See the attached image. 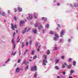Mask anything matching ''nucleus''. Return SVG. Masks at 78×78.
I'll return each mask as SVG.
<instances>
[{
	"label": "nucleus",
	"instance_id": "27",
	"mask_svg": "<svg viewBox=\"0 0 78 78\" xmlns=\"http://www.w3.org/2000/svg\"><path fill=\"white\" fill-rule=\"evenodd\" d=\"M16 44L14 43L13 44V49H14L16 48Z\"/></svg>",
	"mask_w": 78,
	"mask_h": 78
},
{
	"label": "nucleus",
	"instance_id": "59",
	"mask_svg": "<svg viewBox=\"0 0 78 78\" xmlns=\"http://www.w3.org/2000/svg\"><path fill=\"white\" fill-rule=\"evenodd\" d=\"M29 64V62H28L27 63V64Z\"/></svg>",
	"mask_w": 78,
	"mask_h": 78
},
{
	"label": "nucleus",
	"instance_id": "37",
	"mask_svg": "<svg viewBox=\"0 0 78 78\" xmlns=\"http://www.w3.org/2000/svg\"><path fill=\"white\" fill-rule=\"evenodd\" d=\"M26 46H28V42H26Z\"/></svg>",
	"mask_w": 78,
	"mask_h": 78
},
{
	"label": "nucleus",
	"instance_id": "30",
	"mask_svg": "<svg viewBox=\"0 0 78 78\" xmlns=\"http://www.w3.org/2000/svg\"><path fill=\"white\" fill-rule=\"evenodd\" d=\"M72 61V59L71 58H69V62H70Z\"/></svg>",
	"mask_w": 78,
	"mask_h": 78
},
{
	"label": "nucleus",
	"instance_id": "49",
	"mask_svg": "<svg viewBox=\"0 0 78 78\" xmlns=\"http://www.w3.org/2000/svg\"><path fill=\"white\" fill-rule=\"evenodd\" d=\"M29 61H30V62H32V60L31 59H29Z\"/></svg>",
	"mask_w": 78,
	"mask_h": 78
},
{
	"label": "nucleus",
	"instance_id": "51",
	"mask_svg": "<svg viewBox=\"0 0 78 78\" xmlns=\"http://www.w3.org/2000/svg\"><path fill=\"white\" fill-rule=\"evenodd\" d=\"M57 5L58 6H59L60 5V4L59 3H58Z\"/></svg>",
	"mask_w": 78,
	"mask_h": 78
},
{
	"label": "nucleus",
	"instance_id": "44",
	"mask_svg": "<svg viewBox=\"0 0 78 78\" xmlns=\"http://www.w3.org/2000/svg\"><path fill=\"white\" fill-rule=\"evenodd\" d=\"M62 73L63 75H66V72H62Z\"/></svg>",
	"mask_w": 78,
	"mask_h": 78
},
{
	"label": "nucleus",
	"instance_id": "61",
	"mask_svg": "<svg viewBox=\"0 0 78 78\" xmlns=\"http://www.w3.org/2000/svg\"><path fill=\"white\" fill-rule=\"evenodd\" d=\"M21 54V53H20L19 54V56H20V55Z\"/></svg>",
	"mask_w": 78,
	"mask_h": 78
},
{
	"label": "nucleus",
	"instance_id": "16",
	"mask_svg": "<svg viewBox=\"0 0 78 78\" xmlns=\"http://www.w3.org/2000/svg\"><path fill=\"white\" fill-rule=\"evenodd\" d=\"M33 32L35 34H36L37 33V29H35L33 31Z\"/></svg>",
	"mask_w": 78,
	"mask_h": 78
},
{
	"label": "nucleus",
	"instance_id": "9",
	"mask_svg": "<svg viewBox=\"0 0 78 78\" xmlns=\"http://www.w3.org/2000/svg\"><path fill=\"white\" fill-rule=\"evenodd\" d=\"M18 9L19 10L20 12H21L22 11V9L20 7H18Z\"/></svg>",
	"mask_w": 78,
	"mask_h": 78
},
{
	"label": "nucleus",
	"instance_id": "53",
	"mask_svg": "<svg viewBox=\"0 0 78 78\" xmlns=\"http://www.w3.org/2000/svg\"><path fill=\"white\" fill-rule=\"evenodd\" d=\"M10 61V58L8 60H7V61L9 62V61Z\"/></svg>",
	"mask_w": 78,
	"mask_h": 78
},
{
	"label": "nucleus",
	"instance_id": "34",
	"mask_svg": "<svg viewBox=\"0 0 78 78\" xmlns=\"http://www.w3.org/2000/svg\"><path fill=\"white\" fill-rule=\"evenodd\" d=\"M55 69H57V70H59V68L58 66H55Z\"/></svg>",
	"mask_w": 78,
	"mask_h": 78
},
{
	"label": "nucleus",
	"instance_id": "63",
	"mask_svg": "<svg viewBox=\"0 0 78 78\" xmlns=\"http://www.w3.org/2000/svg\"><path fill=\"white\" fill-rule=\"evenodd\" d=\"M26 54V52H24V55H25Z\"/></svg>",
	"mask_w": 78,
	"mask_h": 78
},
{
	"label": "nucleus",
	"instance_id": "32",
	"mask_svg": "<svg viewBox=\"0 0 78 78\" xmlns=\"http://www.w3.org/2000/svg\"><path fill=\"white\" fill-rule=\"evenodd\" d=\"M15 10V12H17V9L16 8H15L14 9Z\"/></svg>",
	"mask_w": 78,
	"mask_h": 78
},
{
	"label": "nucleus",
	"instance_id": "18",
	"mask_svg": "<svg viewBox=\"0 0 78 78\" xmlns=\"http://www.w3.org/2000/svg\"><path fill=\"white\" fill-rule=\"evenodd\" d=\"M26 61H27L26 60H24V62H23L21 63V65H22L23 66V64H25V63L26 62Z\"/></svg>",
	"mask_w": 78,
	"mask_h": 78
},
{
	"label": "nucleus",
	"instance_id": "20",
	"mask_svg": "<svg viewBox=\"0 0 78 78\" xmlns=\"http://www.w3.org/2000/svg\"><path fill=\"white\" fill-rule=\"evenodd\" d=\"M49 33L50 34H54V33L52 30H51L49 32Z\"/></svg>",
	"mask_w": 78,
	"mask_h": 78
},
{
	"label": "nucleus",
	"instance_id": "60",
	"mask_svg": "<svg viewBox=\"0 0 78 78\" xmlns=\"http://www.w3.org/2000/svg\"><path fill=\"white\" fill-rule=\"evenodd\" d=\"M8 61H7L6 62H5V63H8Z\"/></svg>",
	"mask_w": 78,
	"mask_h": 78
},
{
	"label": "nucleus",
	"instance_id": "19",
	"mask_svg": "<svg viewBox=\"0 0 78 78\" xmlns=\"http://www.w3.org/2000/svg\"><path fill=\"white\" fill-rule=\"evenodd\" d=\"M19 36H18V38L17 40V42H20V39H19Z\"/></svg>",
	"mask_w": 78,
	"mask_h": 78
},
{
	"label": "nucleus",
	"instance_id": "47",
	"mask_svg": "<svg viewBox=\"0 0 78 78\" xmlns=\"http://www.w3.org/2000/svg\"><path fill=\"white\" fill-rule=\"evenodd\" d=\"M74 6H78V4H77V5H76L75 4H74Z\"/></svg>",
	"mask_w": 78,
	"mask_h": 78
},
{
	"label": "nucleus",
	"instance_id": "50",
	"mask_svg": "<svg viewBox=\"0 0 78 78\" xmlns=\"http://www.w3.org/2000/svg\"><path fill=\"white\" fill-rule=\"evenodd\" d=\"M32 42V41H30V44L31 45V43Z\"/></svg>",
	"mask_w": 78,
	"mask_h": 78
},
{
	"label": "nucleus",
	"instance_id": "62",
	"mask_svg": "<svg viewBox=\"0 0 78 78\" xmlns=\"http://www.w3.org/2000/svg\"><path fill=\"white\" fill-rule=\"evenodd\" d=\"M16 33H18V31H17V30H16Z\"/></svg>",
	"mask_w": 78,
	"mask_h": 78
},
{
	"label": "nucleus",
	"instance_id": "39",
	"mask_svg": "<svg viewBox=\"0 0 78 78\" xmlns=\"http://www.w3.org/2000/svg\"><path fill=\"white\" fill-rule=\"evenodd\" d=\"M36 44L37 46H38V45H39V43H38L37 42H36Z\"/></svg>",
	"mask_w": 78,
	"mask_h": 78
},
{
	"label": "nucleus",
	"instance_id": "14",
	"mask_svg": "<svg viewBox=\"0 0 78 78\" xmlns=\"http://www.w3.org/2000/svg\"><path fill=\"white\" fill-rule=\"evenodd\" d=\"M28 67L29 66L28 65H27L26 67L25 68V70H27L29 69V67Z\"/></svg>",
	"mask_w": 78,
	"mask_h": 78
},
{
	"label": "nucleus",
	"instance_id": "45",
	"mask_svg": "<svg viewBox=\"0 0 78 78\" xmlns=\"http://www.w3.org/2000/svg\"><path fill=\"white\" fill-rule=\"evenodd\" d=\"M33 58L34 59H36V58H37V56H35V57H33Z\"/></svg>",
	"mask_w": 78,
	"mask_h": 78
},
{
	"label": "nucleus",
	"instance_id": "25",
	"mask_svg": "<svg viewBox=\"0 0 78 78\" xmlns=\"http://www.w3.org/2000/svg\"><path fill=\"white\" fill-rule=\"evenodd\" d=\"M50 53V51L49 50H48V51L47 52V55H49Z\"/></svg>",
	"mask_w": 78,
	"mask_h": 78
},
{
	"label": "nucleus",
	"instance_id": "4",
	"mask_svg": "<svg viewBox=\"0 0 78 78\" xmlns=\"http://www.w3.org/2000/svg\"><path fill=\"white\" fill-rule=\"evenodd\" d=\"M54 35L55 36V37L54 38V40L55 41H57V39H58L59 38V36L57 34H55Z\"/></svg>",
	"mask_w": 78,
	"mask_h": 78
},
{
	"label": "nucleus",
	"instance_id": "23",
	"mask_svg": "<svg viewBox=\"0 0 78 78\" xmlns=\"http://www.w3.org/2000/svg\"><path fill=\"white\" fill-rule=\"evenodd\" d=\"M74 72L75 71H74V70H71L70 71V73H74Z\"/></svg>",
	"mask_w": 78,
	"mask_h": 78
},
{
	"label": "nucleus",
	"instance_id": "22",
	"mask_svg": "<svg viewBox=\"0 0 78 78\" xmlns=\"http://www.w3.org/2000/svg\"><path fill=\"white\" fill-rule=\"evenodd\" d=\"M29 17V19H31L33 18V16H31V15H30V14Z\"/></svg>",
	"mask_w": 78,
	"mask_h": 78
},
{
	"label": "nucleus",
	"instance_id": "40",
	"mask_svg": "<svg viewBox=\"0 0 78 78\" xmlns=\"http://www.w3.org/2000/svg\"><path fill=\"white\" fill-rule=\"evenodd\" d=\"M2 15L3 16H5V13L4 12L3 13Z\"/></svg>",
	"mask_w": 78,
	"mask_h": 78
},
{
	"label": "nucleus",
	"instance_id": "55",
	"mask_svg": "<svg viewBox=\"0 0 78 78\" xmlns=\"http://www.w3.org/2000/svg\"><path fill=\"white\" fill-rule=\"evenodd\" d=\"M8 14H9L10 13V11L8 10Z\"/></svg>",
	"mask_w": 78,
	"mask_h": 78
},
{
	"label": "nucleus",
	"instance_id": "38",
	"mask_svg": "<svg viewBox=\"0 0 78 78\" xmlns=\"http://www.w3.org/2000/svg\"><path fill=\"white\" fill-rule=\"evenodd\" d=\"M54 50H56L57 49H58V47H55V48H54Z\"/></svg>",
	"mask_w": 78,
	"mask_h": 78
},
{
	"label": "nucleus",
	"instance_id": "7",
	"mask_svg": "<svg viewBox=\"0 0 78 78\" xmlns=\"http://www.w3.org/2000/svg\"><path fill=\"white\" fill-rule=\"evenodd\" d=\"M25 21H20V27H22L23 25V24L25 23Z\"/></svg>",
	"mask_w": 78,
	"mask_h": 78
},
{
	"label": "nucleus",
	"instance_id": "5",
	"mask_svg": "<svg viewBox=\"0 0 78 78\" xmlns=\"http://www.w3.org/2000/svg\"><path fill=\"white\" fill-rule=\"evenodd\" d=\"M37 67H36V66H35L34 67H32L31 68V71H34V70H37Z\"/></svg>",
	"mask_w": 78,
	"mask_h": 78
},
{
	"label": "nucleus",
	"instance_id": "1",
	"mask_svg": "<svg viewBox=\"0 0 78 78\" xmlns=\"http://www.w3.org/2000/svg\"><path fill=\"white\" fill-rule=\"evenodd\" d=\"M43 56L45 58V59H44L43 61V65H44V66H45L46 65V63H47V62H47V55H45L44 54Z\"/></svg>",
	"mask_w": 78,
	"mask_h": 78
},
{
	"label": "nucleus",
	"instance_id": "13",
	"mask_svg": "<svg viewBox=\"0 0 78 78\" xmlns=\"http://www.w3.org/2000/svg\"><path fill=\"white\" fill-rule=\"evenodd\" d=\"M21 46L22 48H23V47H25V43H24V42H22V43Z\"/></svg>",
	"mask_w": 78,
	"mask_h": 78
},
{
	"label": "nucleus",
	"instance_id": "12",
	"mask_svg": "<svg viewBox=\"0 0 78 78\" xmlns=\"http://www.w3.org/2000/svg\"><path fill=\"white\" fill-rule=\"evenodd\" d=\"M38 16V15H37V14L34 13V17L36 19L37 18V16Z\"/></svg>",
	"mask_w": 78,
	"mask_h": 78
},
{
	"label": "nucleus",
	"instance_id": "57",
	"mask_svg": "<svg viewBox=\"0 0 78 78\" xmlns=\"http://www.w3.org/2000/svg\"><path fill=\"white\" fill-rule=\"evenodd\" d=\"M26 51V52H28V50H27Z\"/></svg>",
	"mask_w": 78,
	"mask_h": 78
},
{
	"label": "nucleus",
	"instance_id": "41",
	"mask_svg": "<svg viewBox=\"0 0 78 78\" xmlns=\"http://www.w3.org/2000/svg\"><path fill=\"white\" fill-rule=\"evenodd\" d=\"M62 68H65V66L64 65H62Z\"/></svg>",
	"mask_w": 78,
	"mask_h": 78
},
{
	"label": "nucleus",
	"instance_id": "35",
	"mask_svg": "<svg viewBox=\"0 0 78 78\" xmlns=\"http://www.w3.org/2000/svg\"><path fill=\"white\" fill-rule=\"evenodd\" d=\"M16 35V32H14L13 34V37H15V35Z\"/></svg>",
	"mask_w": 78,
	"mask_h": 78
},
{
	"label": "nucleus",
	"instance_id": "15",
	"mask_svg": "<svg viewBox=\"0 0 78 78\" xmlns=\"http://www.w3.org/2000/svg\"><path fill=\"white\" fill-rule=\"evenodd\" d=\"M41 20H44V21L45 22V21H47V18H46L45 17H43L42 18Z\"/></svg>",
	"mask_w": 78,
	"mask_h": 78
},
{
	"label": "nucleus",
	"instance_id": "31",
	"mask_svg": "<svg viewBox=\"0 0 78 78\" xmlns=\"http://www.w3.org/2000/svg\"><path fill=\"white\" fill-rule=\"evenodd\" d=\"M75 64H76V61H74L73 62V65L74 66H75Z\"/></svg>",
	"mask_w": 78,
	"mask_h": 78
},
{
	"label": "nucleus",
	"instance_id": "10",
	"mask_svg": "<svg viewBox=\"0 0 78 78\" xmlns=\"http://www.w3.org/2000/svg\"><path fill=\"white\" fill-rule=\"evenodd\" d=\"M38 30H41L43 28V27H42V25H41L40 26L38 27Z\"/></svg>",
	"mask_w": 78,
	"mask_h": 78
},
{
	"label": "nucleus",
	"instance_id": "2",
	"mask_svg": "<svg viewBox=\"0 0 78 78\" xmlns=\"http://www.w3.org/2000/svg\"><path fill=\"white\" fill-rule=\"evenodd\" d=\"M11 28H12V30H14V28H17V26H16V25H15V26H14V24L12 23L11 24Z\"/></svg>",
	"mask_w": 78,
	"mask_h": 78
},
{
	"label": "nucleus",
	"instance_id": "21",
	"mask_svg": "<svg viewBox=\"0 0 78 78\" xmlns=\"http://www.w3.org/2000/svg\"><path fill=\"white\" fill-rule=\"evenodd\" d=\"M34 50L32 51V52L31 53V55H34Z\"/></svg>",
	"mask_w": 78,
	"mask_h": 78
},
{
	"label": "nucleus",
	"instance_id": "17",
	"mask_svg": "<svg viewBox=\"0 0 78 78\" xmlns=\"http://www.w3.org/2000/svg\"><path fill=\"white\" fill-rule=\"evenodd\" d=\"M59 59H56L55 60L56 64H57V63H58V62H59Z\"/></svg>",
	"mask_w": 78,
	"mask_h": 78
},
{
	"label": "nucleus",
	"instance_id": "29",
	"mask_svg": "<svg viewBox=\"0 0 78 78\" xmlns=\"http://www.w3.org/2000/svg\"><path fill=\"white\" fill-rule=\"evenodd\" d=\"M40 47H41V46H40L37 49V51H40V50L39 49L40 48Z\"/></svg>",
	"mask_w": 78,
	"mask_h": 78
},
{
	"label": "nucleus",
	"instance_id": "6",
	"mask_svg": "<svg viewBox=\"0 0 78 78\" xmlns=\"http://www.w3.org/2000/svg\"><path fill=\"white\" fill-rule=\"evenodd\" d=\"M65 33V31L64 30H62V31L60 33V37H62L63 35H64V34Z\"/></svg>",
	"mask_w": 78,
	"mask_h": 78
},
{
	"label": "nucleus",
	"instance_id": "54",
	"mask_svg": "<svg viewBox=\"0 0 78 78\" xmlns=\"http://www.w3.org/2000/svg\"><path fill=\"white\" fill-rule=\"evenodd\" d=\"M70 41H71V39H69L68 40V42H70Z\"/></svg>",
	"mask_w": 78,
	"mask_h": 78
},
{
	"label": "nucleus",
	"instance_id": "3",
	"mask_svg": "<svg viewBox=\"0 0 78 78\" xmlns=\"http://www.w3.org/2000/svg\"><path fill=\"white\" fill-rule=\"evenodd\" d=\"M64 65L66 66L67 69H71V67H72V65H67V64L66 63H64Z\"/></svg>",
	"mask_w": 78,
	"mask_h": 78
},
{
	"label": "nucleus",
	"instance_id": "36",
	"mask_svg": "<svg viewBox=\"0 0 78 78\" xmlns=\"http://www.w3.org/2000/svg\"><path fill=\"white\" fill-rule=\"evenodd\" d=\"M62 59H64V55H62Z\"/></svg>",
	"mask_w": 78,
	"mask_h": 78
},
{
	"label": "nucleus",
	"instance_id": "46",
	"mask_svg": "<svg viewBox=\"0 0 78 78\" xmlns=\"http://www.w3.org/2000/svg\"><path fill=\"white\" fill-rule=\"evenodd\" d=\"M14 19L15 20H17V18H16V16L14 17Z\"/></svg>",
	"mask_w": 78,
	"mask_h": 78
},
{
	"label": "nucleus",
	"instance_id": "33",
	"mask_svg": "<svg viewBox=\"0 0 78 78\" xmlns=\"http://www.w3.org/2000/svg\"><path fill=\"white\" fill-rule=\"evenodd\" d=\"M20 61H21V59H19L18 61V63H20Z\"/></svg>",
	"mask_w": 78,
	"mask_h": 78
},
{
	"label": "nucleus",
	"instance_id": "64",
	"mask_svg": "<svg viewBox=\"0 0 78 78\" xmlns=\"http://www.w3.org/2000/svg\"><path fill=\"white\" fill-rule=\"evenodd\" d=\"M30 59H32V57H30Z\"/></svg>",
	"mask_w": 78,
	"mask_h": 78
},
{
	"label": "nucleus",
	"instance_id": "8",
	"mask_svg": "<svg viewBox=\"0 0 78 78\" xmlns=\"http://www.w3.org/2000/svg\"><path fill=\"white\" fill-rule=\"evenodd\" d=\"M20 69H19V67H18L16 69V72L18 73L20 72Z\"/></svg>",
	"mask_w": 78,
	"mask_h": 78
},
{
	"label": "nucleus",
	"instance_id": "52",
	"mask_svg": "<svg viewBox=\"0 0 78 78\" xmlns=\"http://www.w3.org/2000/svg\"><path fill=\"white\" fill-rule=\"evenodd\" d=\"M62 39H60L59 41V42H60V43H61V41H62Z\"/></svg>",
	"mask_w": 78,
	"mask_h": 78
},
{
	"label": "nucleus",
	"instance_id": "56",
	"mask_svg": "<svg viewBox=\"0 0 78 78\" xmlns=\"http://www.w3.org/2000/svg\"><path fill=\"white\" fill-rule=\"evenodd\" d=\"M57 78H60V77H59V76H58Z\"/></svg>",
	"mask_w": 78,
	"mask_h": 78
},
{
	"label": "nucleus",
	"instance_id": "42",
	"mask_svg": "<svg viewBox=\"0 0 78 78\" xmlns=\"http://www.w3.org/2000/svg\"><path fill=\"white\" fill-rule=\"evenodd\" d=\"M37 76V74H34V77H35L36 78V77Z\"/></svg>",
	"mask_w": 78,
	"mask_h": 78
},
{
	"label": "nucleus",
	"instance_id": "24",
	"mask_svg": "<svg viewBox=\"0 0 78 78\" xmlns=\"http://www.w3.org/2000/svg\"><path fill=\"white\" fill-rule=\"evenodd\" d=\"M17 51H16L14 53V54H13V52H12V55H13V56L15 55H16V53H17Z\"/></svg>",
	"mask_w": 78,
	"mask_h": 78
},
{
	"label": "nucleus",
	"instance_id": "58",
	"mask_svg": "<svg viewBox=\"0 0 78 78\" xmlns=\"http://www.w3.org/2000/svg\"><path fill=\"white\" fill-rule=\"evenodd\" d=\"M69 78H72V76H69Z\"/></svg>",
	"mask_w": 78,
	"mask_h": 78
},
{
	"label": "nucleus",
	"instance_id": "28",
	"mask_svg": "<svg viewBox=\"0 0 78 78\" xmlns=\"http://www.w3.org/2000/svg\"><path fill=\"white\" fill-rule=\"evenodd\" d=\"M35 27H38V23H36V24H35Z\"/></svg>",
	"mask_w": 78,
	"mask_h": 78
},
{
	"label": "nucleus",
	"instance_id": "43",
	"mask_svg": "<svg viewBox=\"0 0 78 78\" xmlns=\"http://www.w3.org/2000/svg\"><path fill=\"white\" fill-rule=\"evenodd\" d=\"M13 40H14V38H13L12 41V42H13V44H14V41H13Z\"/></svg>",
	"mask_w": 78,
	"mask_h": 78
},
{
	"label": "nucleus",
	"instance_id": "48",
	"mask_svg": "<svg viewBox=\"0 0 78 78\" xmlns=\"http://www.w3.org/2000/svg\"><path fill=\"white\" fill-rule=\"evenodd\" d=\"M58 27H61V25L59 24H58Z\"/></svg>",
	"mask_w": 78,
	"mask_h": 78
},
{
	"label": "nucleus",
	"instance_id": "26",
	"mask_svg": "<svg viewBox=\"0 0 78 78\" xmlns=\"http://www.w3.org/2000/svg\"><path fill=\"white\" fill-rule=\"evenodd\" d=\"M45 27L47 28H48L49 27V24H48L47 25L45 26Z\"/></svg>",
	"mask_w": 78,
	"mask_h": 78
},
{
	"label": "nucleus",
	"instance_id": "11",
	"mask_svg": "<svg viewBox=\"0 0 78 78\" xmlns=\"http://www.w3.org/2000/svg\"><path fill=\"white\" fill-rule=\"evenodd\" d=\"M27 28H25L24 30V31H22L23 34H24V33H26V31H27Z\"/></svg>",
	"mask_w": 78,
	"mask_h": 78
}]
</instances>
